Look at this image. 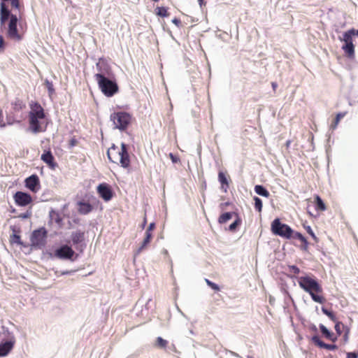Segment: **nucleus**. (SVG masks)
Instances as JSON below:
<instances>
[{
	"instance_id": "1",
	"label": "nucleus",
	"mask_w": 358,
	"mask_h": 358,
	"mask_svg": "<svg viewBox=\"0 0 358 358\" xmlns=\"http://www.w3.org/2000/svg\"><path fill=\"white\" fill-rule=\"evenodd\" d=\"M299 287L308 293L312 299L317 303H324L325 298L322 296L323 289L313 275H305L297 278Z\"/></svg>"
},
{
	"instance_id": "2",
	"label": "nucleus",
	"mask_w": 358,
	"mask_h": 358,
	"mask_svg": "<svg viewBox=\"0 0 358 358\" xmlns=\"http://www.w3.org/2000/svg\"><path fill=\"white\" fill-rule=\"evenodd\" d=\"M30 111L29 113V128L33 133L43 132L46 129V124H44L45 114L41 105L36 101H31L29 103Z\"/></svg>"
},
{
	"instance_id": "3",
	"label": "nucleus",
	"mask_w": 358,
	"mask_h": 358,
	"mask_svg": "<svg viewBox=\"0 0 358 358\" xmlns=\"http://www.w3.org/2000/svg\"><path fill=\"white\" fill-rule=\"evenodd\" d=\"M109 160L115 164H120L122 167L127 169L130 166V157L127 150V145L121 144L119 148L115 145L111 146L107 152Z\"/></svg>"
},
{
	"instance_id": "4",
	"label": "nucleus",
	"mask_w": 358,
	"mask_h": 358,
	"mask_svg": "<svg viewBox=\"0 0 358 358\" xmlns=\"http://www.w3.org/2000/svg\"><path fill=\"white\" fill-rule=\"evenodd\" d=\"M5 2L6 1H1V3L0 20L1 23H4L10 17V22L8 24V35L10 38L13 39L20 40L21 37L18 34L17 29L18 17L15 14H10V12L6 6Z\"/></svg>"
},
{
	"instance_id": "5",
	"label": "nucleus",
	"mask_w": 358,
	"mask_h": 358,
	"mask_svg": "<svg viewBox=\"0 0 358 358\" xmlns=\"http://www.w3.org/2000/svg\"><path fill=\"white\" fill-rule=\"evenodd\" d=\"M94 78L99 87L105 96L110 97L117 92L118 86L115 81L101 75H94Z\"/></svg>"
},
{
	"instance_id": "6",
	"label": "nucleus",
	"mask_w": 358,
	"mask_h": 358,
	"mask_svg": "<svg viewBox=\"0 0 358 358\" xmlns=\"http://www.w3.org/2000/svg\"><path fill=\"white\" fill-rule=\"evenodd\" d=\"M131 115L127 112L120 111L111 114L110 120L113 122L115 128L125 130L131 121Z\"/></svg>"
},
{
	"instance_id": "7",
	"label": "nucleus",
	"mask_w": 358,
	"mask_h": 358,
	"mask_svg": "<svg viewBox=\"0 0 358 358\" xmlns=\"http://www.w3.org/2000/svg\"><path fill=\"white\" fill-rule=\"evenodd\" d=\"M271 231L275 235L288 239L292 238L294 231L289 226L282 223L278 218L273 221Z\"/></svg>"
},
{
	"instance_id": "8",
	"label": "nucleus",
	"mask_w": 358,
	"mask_h": 358,
	"mask_svg": "<svg viewBox=\"0 0 358 358\" xmlns=\"http://www.w3.org/2000/svg\"><path fill=\"white\" fill-rule=\"evenodd\" d=\"M354 34L355 31L353 29L349 30L344 33L342 39L344 42L342 49L348 57H351L355 55V46L352 43V36Z\"/></svg>"
},
{
	"instance_id": "9",
	"label": "nucleus",
	"mask_w": 358,
	"mask_h": 358,
	"mask_svg": "<svg viewBox=\"0 0 358 358\" xmlns=\"http://www.w3.org/2000/svg\"><path fill=\"white\" fill-rule=\"evenodd\" d=\"M47 231L44 228L33 231L31 237V245L37 248H42L45 245Z\"/></svg>"
},
{
	"instance_id": "10",
	"label": "nucleus",
	"mask_w": 358,
	"mask_h": 358,
	"mask_svg": "<svg viewBox=\"0 0 358 358\" xmlns=\"http://www.w3.org/2000/svg\"><path fill=\"white\" fill-rule=\"evenodd\" d=\"M96 191L99 196L106 202L110 201L114 196L111 186L106 182L99 184L96 187Z\"/></svg>"
},
{
	"instance_id": "11",
	"label": "nucleus",
	"mask_w": 358,
	"mask_h": 358,
	"mask_svg": "<svg viewBox=\"0 0 358 358\" xmlns=\"http://www.w3.org/2000/svg\"><path fill=\"white\" fill-rule=\"evenodd\" d=\"M13 198L15 203L19 206H26L32 202L31 195L23 192H17Z\"/></svg>"
},
{
	"instance_id": "12",
	"label": "nucleus",
	"mask_w": 358,
	"mask_h": 358,
	"mask_svg": "<svg viewBox=\"0 0 358 358\" xmlns=\"http://www.w3.org/2000/svg\"><path fill=\"white\" fill-rule=\"evenodd\" d=\"M74 254L75 252L73 249L66 245H62L56 250L55 252V255L62 259H71Z\"/></svg>"
},
{
	"instance_id": "13",
	"label": "nucleus",
	"mask_w": 358,
	"mask_h": 358,
	"mask_svg": "<svg viewBox=\"0 0 358 358\" xmlns=\"http://www.w3.org/2000/svg\"><path fill=\"white\" fill-rule=\"evenodd\" d=\"M25 186L32 192L36 193L41 188L40 180L36 175H31L25 179Z\"/></svg>"
},
{
	"instance_id": "14",
	"label": "nucleus",
	"mask_w": 358,
	"mask_h": 358,
	"mask_svg": "<svg viewBox=\"0 0 358 358\" xmlns=\"http://www.w3.org/2000/svg\"><path fill=\"white\" fill-rule=\"evenodd\" d=\"M41 160L45 162L51 169H55L57 164L50 150L45 151L41 157Z\"/></svg>"
},
{
	"instance_id": "15",
	"label": "nucleus",
	"mask_w": 358,
	"mask_h": 358,
	"mask_svg": "<svg viewBox=\"0 0 358 358\" xmlns=\"http://www.w3.org/2000/svg\"><path fill=\"white\" fill-rule=\"evenodd\" d=\"M311 341L313 343L320 347V348H324L329 350H335L337 349V346L334 344H327L322 341L318 336H314L312 337Z\"/></svg>"
},
{
	"instance_id": "16",
	"label": "nucleus",
	"mask_w": 358,
	"mask_h": 358,
	"mask_svg": "<svg viewBox=\"0 0 358 358\" xmlns=\"http://www.w3.org/2000/svg\"><path fill=\"white\" fill-rule=\"evenodd\" d=\"M15 343V339H13L0 344V357L7 355L13 349Z\"/></svg>"
},
{
	"instance_id": "17",
	"label": "nucleus",
	"mask_w": 358,
	"mask_h": 358,
	"mask_svg": "<svg viewBox=\"0 0 358 358\" xmlns=\"http://www.w3.org/2000/svg\"><path fill=\"white\" fill-rule=\"evenodd\" d=\"M96 69L99 73L95 75H101L103 77H109L111 75V69L107 64L99 62L96 64Z\"/></svg>"
},
{
	"instance_id": "18",
	"label": "nucleus",
	"mask_w": 358,
	"mask_h": 358,
	"mask_svg": "<svg viewBox=\"0 0 358 358\" xmlns=\"http://www.w3.org/2000/svg\"><path fill=\"white\" fill-rule=\"evenodd\" d=\"M77 206L78 212L80 215H87L93 210V206L91 204L83 201H78Z\"/></svg>"
},
{
	"instance_id": "19",
	"label": "nucleus",
	"mask_w": 358,
	"mask_h": 358,
	"mask_svg": "<svg viewBox=\"0 0 358 358\" xmlns=\"http://www.w3.org/2000/svg\"><path fill=\"white\" fill-rule=\"evenodd\" d=\"M229 176H227L226 174L222 171L218 173V180L221 185V189L224 192H227L229 187Z\"/></svg>"
},
{
	"instance_id": "20",
	"label": "nucleus",
	"mask_w": 358,
	"mask_h": 358,
	"mask_svg": "<svg viewBox=\"0 0 358 358\" xmlns=\"http://www.w3.org/2000/svg\"><path fill=\"white\" fill-rule=\"evenodd\" d=\"M10 229L13 231V234L10 236V242L11 243H16L17 245H22V242L21 241V238L19 235L20 233V229L17 228L15 226H11Z\"/></svg>"
},
{
	"instance_id": "21",
	"label": "nucleus",
	"mask_w": 358,
	"mask_h": 358,
	"mask_svg": "<svg viewBox=\"0 0 358 358\" xmlns=\"http://www.w3.org/2000/svg\"><path fill=\"white\" fill-rule=\"evenodd\" d=\"M291 238L298 239L301 241V249L304 251H308V242L306 238L299 232L293 231L292 236Z\"/></svg>"
},
{
	"instance_id": "22",
	"label": "nucleus",
	"mask_w": 358,
	"mask_h": 358,
	"mask_svg": "<svg viewBox=\"0 0 358 358\" xmlns=\"http://www.w3.org/2000/svg\"><path fill=\"white\" fill-rule=\"evenodd\" d=\"M320 329L325 338L332 342L336 341L337 336L333 332L330 331L324 325L320 324Z\"/></svg>"
},
{
	"instance_id": "23",
	"label": "nucleus",
	"mask_w": 358,
	"mask_h": 358,
	"mask_svg": "<svg viewBox=\"0 0 358 358\" xmlns=\"http://www.w3.org/2000/svg\"><path fill=\"white\" fill-rule=\"evenodd\" d=\"M346 113V112H341L337 113L329 124V129L331 131H334L337 128L341 120L345 116Z\"/></svg>"
},
{
	"instance_id": "24",
	"label": "nucleus",
	"mask_w": 358,
	"mask_h": 358,
	"mask_svg": "<svg viewBox=\"0 0 358 358\" xmlns=\"http://www.w3.org/2000/svg\"><path fill=\"white\" fill-rule=\"evenodd\" d=\"M2 1H8L9 0H1ZM10 4L13 8L18 10L19 19L22 18L24 13V6L20 4L19 0H10Z\"/></svg>"
},
{
	"instance_id": "25",
	"label": "nucleus",
	"mask_w": 358,
	"mask_h": 358,
	"mask_svg": "<svg viewBox=\"0 0 358 358\" xmlns=\"http://www.w3.org/2000/svg\"><path fill=\"white\" fill-rule=\"evenodd\" d=\"M85 238V234L83 231H78L73 232L71 235V240L73 245H77L82 243Z\"/></svg>"
},
{
	"instance_id": "26",
	"label": "nucleus",
	"mask_w": 358,
	"mask_h": 358,
	"mask_svg": "<svg viewBox=\"0 0 358 358\" xmlns=\"http://www.w3.org/2000/svg\"><path fill=\"white\" fill-rule=\"evenodd\" d=\"M315 199V208L317 211H324L327 209V206L320 196L317 194L314 196Z\"/></svg>"
},
{
	"instance_id": "27",
	"label": "nucleus",
	"mask_w": 358,
	"mask_h": 358,
	"mask_svg": "<svg viewBox=\"0 0 358 358\" xmlns=\"http://www.w3.org/2000/svg\"><path fill=\"white\" fill-rule=\"evenodd\" d=\"M15 122H20V121L15 120L13 117L7 116L6 122L3 120V111L0 108V127H4L6 124L11 125Z\"/></svg>"
},
{
	"instance_id": "28",
	"label": "nucleus",
	"mask_w": 358,
	"mask_h": 358,
	"mask_svg": "<svg viewBox=\"0 0 358 358\" xmlns=\"http://www.w3.org/2000/svg\"><path fill=\"white\" fill-rule=\"evenodd\" d=\"M238 214L232 212L224 213L218 218V222L221 224L227 223L229 220H230L233 215H237Z\"/></svg>"
},
{
	"instance_id": "29",
	"label": "nucleus",
	"mask_w": 358,
	"mask_h": 358,
	"mask_svg": "<svg viewBox=\"0 0 358 358\" xmlns=\"http://www.w3.org/2000/svg\"><path fill=\"white\" fill-rule=\"evenodd\" d=\"M12 108L14 112H20L26 108V105L22 101L17 99L12 103Z\"/></svg>"
},
{
	"instance_id": "30",
	"label": "nucleus",
	"mask_w": 358,
	"mask_h": 358,
	"mask_svg": "<svg viewBox=\"0 0 358 358\" xmlns=\"http://www.w3.org/2000/svg\"><path fill=\"white\" fill-rule=\"evenodd\" d=\"M255 191L257 194L266 198L270 196L269 192L264 187L260 185H257L255 187Z\"/></svg>"
},
{
	"instance_id": "31",
	"label": "nucleus",
	"mask_w": 358,
	"mask_h": 358,
	"mask_svg": "<svg viewBox=\"0 0 358 358\" xmlns=\"http://www.w3.org/2000/svg\"><path fill=\"white\" fill-rule=\"evenodd\" d=\"M152 238V233H147L145 232V237L140 246V248L138 250V252H141L144 248L147 247V245L150 243L151 241V239Z\"/></svg>"
},
{
	"instance_id": "32",
	"label": "nucleus",
	"mask_w": 358,
	"mask_h": 358,
	"mask_svg": "<svg viewBox=\"0 0 358 358\" xmlns=\"http://www.w3.org/2000/svg\"><path fill=\"white\" fill-rule=\"evenodd\" d=\"M155 13L157 15L163 17L169 16V13L165 7H157L155 9Z\"/></svg>"
},
{
	"instance_id": "33",
	"label": "nucleus",
	"mask_w": 358,
	"mask_h": 358,
	"mask_svg": "<svg viewBox=\"0 0 358 358\" xmlns=\"http://www.w3.org/2000/svg\"><path fill=\"white\" fill-rule=\"evenodd\" d=\"M241 224V218L238 217V215H236V220L232 223L229 226V230L231 231H234L236 230V228Z\"/></svg>"
},
{
	"instance_id": "34",
	"label": "nucleus",
	"mask_w": 358,
	"mask_h": 358,
	"mask_svg": "<svg viewBox=\"0 0 358 358\" xmlns=\"http://www.w3.org/2000/svg\"><path fill=\"white\" fill-rule=\"evenodd\" d=\"M168 341L162 338V337H157L156 339V345L161 348H166Z\"/></svg>"
},
{
	"instance_id": "35",
	"label": "nucleus",
	"mask_w": 358,
	"mask_h": 358,
	"mask_svg": "<svg viewBox=\"0 0 358 358\" xmlns=\"http://www.w3.org/2000/svg\"><path fill=\"white\" fill-rule=\"evenodd\" d=\"M254 201H255V208L259 213H261L262 210V200L259 197L255 196L254 197Z\"/></svg>"
},
{
	"instance_id": "36",
	"label": "nucleus",
	"mask_w": 358,
	"mask_h": 358,
	"mask_svg": "<svg viewBox=\"0 0 358 358\" xmlns=\"http://www.w3.org/2000/svg\"><path fill=\"white\" fill-rule=\"evenodd\" d=\"M345 329H346V327L341 322H337L335 324V330H336L338 336H341Z\"/></svg>"
},
{
	"instance_id": "37",
	"label": "nucleus",
	"mask_w": 358,
	"mask_h": 358,
	"mask_svg": "<svg viewBox=\"0 0 358 358\" xmlns=\"http://www.w3.org/2000/svg\"><path fill=\"white\" fill-rule=\"evenodd\" d=\"M205 282L214 291H215V292H219L220 291V289L219 286L217 284L213 282L212 281H210V280H208L207 278L205 279Z\"/></svg>"
},
{
	"instance_id": "38",
	"label": "nucleus",
	"mask_w": 358,
	"mask_h": 358,
	"mask_svg": "<svg viewBox=\"0 0 358 358\" xmlns=\"http://www.w3.org/2000/svg\"><path fill=\"white\" fill-rule=\"evenodd\" d=\"M305 227V229L306 230L307 233L309 234L311 237L313 238V240L315 241V243H318L319 241V239L318 238L315 236V233L313 232L312 228L310 227V226H307V227Z\"/></svg>"
},
{
	"instance_id": "39",
	"label": "nucleus",
	"mask_w": 358,
	"mask_h": 358,
	"mask_svg": "<svg viewBox=\"0 0 358 358\" xmlns=\"http://www.w3.org/2000/svg\"><path fill=\"white\" fill-rule=\"evenodd\" d=\"M288 270L290 273H292L294 275H298L300 273L299 268L295 265L289 266Z\"/></svg>"
},
{
	"instance_id": "40",
	"label": "nucleus",
	"mask_w": 358,
	"mask_h": 358,
	"mask_svg": "<svg viewBox=\"0 0 358 358\" xmlns=\"http://www.w3.org/2000/svg\"><path fill=\"white\" fill-rule=\"evenodd\" d=\"M322 312L326 315H327L330 319H331L332 320H335V315L334 314L333 312L331 311H329L328 310H327L326 308H322Z\"/></svg>"
},
{
	"instance_id": "41",
	"label": "nucleus",
	"mask_w": 358,
	"mask_h": 358,
	"mask_svg": "<svg viewBox=\"0 0 358 358\" xmlns=\"http://www.w3.org/2000/svg\"><path fill=\"white\" fill-rule=\"evenodd\" d=\"M172 22H173L174 24H176L178 27H182V22H181V20H180V19H178V18H176V17L173 18V19L172 20Z\"/></svg>"
},
{
	"instance_id": "42",
	"label": "nucleus",
	"mask_w": 358,
	"mask_h": 358,
	"mask_svg": "<svg viewBox=\"0 0 358 358\" xmlns=\"http://www.w3.org/2000/svg\"><path fill=\"white\" fill-rule=\"evenodd\" d=\"M155 227V224L154 222L150 223L145 232L152 233V231L154 230Z\"/></svg>"
},
{
	"instance_id": "43",
	"label": "nucleus",
	"mask_w": 358,
	"mask_h": 358,
	"mask_svg": "<svg viewBox=\"0 0 358 358\" xmlns=\"http://www.w3.org/2000/svg\"><path fill=\"white\" fill-rule=\"evenodd\" d=\"M347 357L348 358H357L358 357V355L357 353L355 352H348L347 354Z\"/></svg>"
},
{
	"instance_id": "44",
	"label": "nucleus",
	"mask_w": 358,
	"mask_h": 358,
	"mask_svg": "<svg viewBox=\"0 0 358 358\" xmlns=\"http://www.w3.org/2000/svg\"><path fill=\"white\" fill-rule=\"evenodd\" d=\"M77 143H78V141L76 138H72L70 140V142H69L70 146L73 147V146L76 145Z\"/></svg>"
},
{
	"instance_id": "45",
	"label": "nucleus",
	"mask_w": 358,
	"mask_h": 358,
	"mask_svg": "<svg viewBox=\"0 0 358 358\" xmlns=\"http://www.w3.org/2000/svg\"><path fill=\"white\" fill-rule=\"evenodd\" d=\"M4 48V40L2 36H0V49L3 50Z\"/></svg>"
},
{
	"instance_id": "46",
	"label": "nucleus",
	"mask_w": 358,
	"mask_h": 358,
	"mask_svg": "<svg viewBox=\"0 0 358 358\" xmlns=\"http://www.w3.org/2000/svg\"><path fill=\"white\" fill-rule=\"evenodd\" d=\"M48 88L50 92H52L54 91L52 84L50 82H47Z\"/></svg>"
},
{
	"instance_id": "47",
	"label": "nucleus",
	"mask_w": 358,
	"mask_h": 358,
	"mask_svg": "<svg viewBox=\"0 0 358 358\" xmlns=\"http://www.w3.org/2000/svg\"><path fill=\"white\" fill-rule=\"evenodd\" d=\"M169 155H170V157L172 159L173 162H178V159L177 157H176L172 153H170Z\"/></svg>"
},
{
	"instance_id": "48",
	"label": "nucleus",
	"mask_w": 358,
	"mask_h": 358,
	"mask_svg": "<svg viewBox=\"0 0 358 358\" xmlns=\"http://www.w3.org/2000/svg\"><path fill=\"white\" fill-rule=\"evenodd\" d=\"M198 2H199V3L201 7H202L203 6L206 5L205 0H198Z\"/></svg>"
},
{
	"instance_id": "49",
	"label": "nucleus",
	"mask_w": 358,
	"mask_h": 358,
	"mask_svg": "<svg viewBox=\"0 0 358 358\" xmlns=\"http://www.w3.org/2000/svg\"><path fill=\"white\" fill-rule=\"evenodd\" d=\"M292 141L290 140H288L285 143L286 148L288 149L291 145Z\"/></svg>"
},
{
	"instance_id": "50",
	"label": "nucleus",
	"mask_w": 358,
	"mask_h": 358,
	"mask_svg": "<svg viewBox=\"0 0 358 358\" xmlns=\"http://www.w3.org/2000/svg\"><path fill=\"white\" fill-rule=\"evenodd\" d=\"M271 85H272V87H273V91H275L276 90V88L278 87V85L276 83H271Z\"/></svg>"
},
{
	"instance_id": "51",
	"label": "nucleus",
	"mask_w": 358,
	"mask_h": 358,
	"mask_svg": "<svg viewBox=\"0 0 358 358\" xmlns=\"http://www.w3.org/2000/svg\"><path fill=\"white\" fill-rule=\"evenodd\" d=\"M146 224V217L144 218V221L143 222V227H144V226Z\"/></svg>"
},
{
	"instance_id": "52",
	"label": "nucleus",
	"mask_w": 358,
	"mask_h": 358,
	"mask_svg": "<svg viewBox=\"0 0 358 358\" xmlns=\"http://www.w3.org/2000/svg\"><path fill=\"white\" fill-rule=\"evenodd\" d=\"M60 221H61V220H60L59 218H57V220H56V222H58V223H59Z\"/></svg>"
},
{
	"instance_id": "53",
	"label": "nucleus",
	"mask_w": 358,
	"mask_h": 358,
	"mask_svg": "<svg viewBox=\"0 0 358 358\" xmlns=\"http://www.w3.org/2000/svg\"><path fill=\"white\" fill-rule=\"evenodd\" d=\"M223 205H228V203H225L224 204H223V203H222V204H221V208H222V206H223Z\"/></svg>"
}]
</instances>
